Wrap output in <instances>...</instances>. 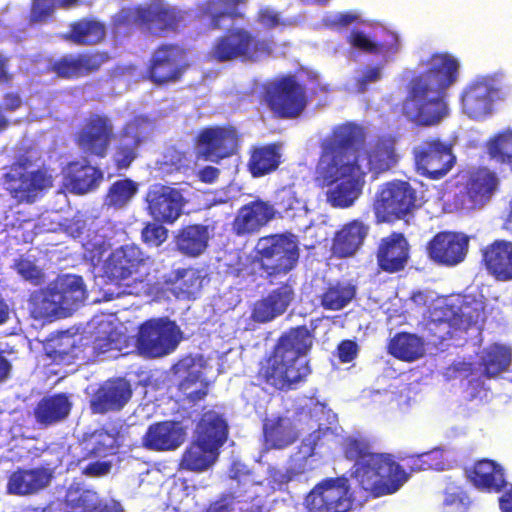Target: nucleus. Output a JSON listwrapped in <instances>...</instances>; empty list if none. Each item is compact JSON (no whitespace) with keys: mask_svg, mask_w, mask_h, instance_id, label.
Returning a JSON list of instances; mask_svg holds the SVG:
<instances>
[{"mask_svg":"<svg viewBox=\"0 0 512 512\" xmlns=\"http://www.w3.org/2000/svg\"><path fill=\"white\" fill-rule=\"evenodd\" d=\"M313 343V329L306 325L292 327L281 334L271 351L257 364V385L276 392L297 389L311 374L310 362L306 356Z\"/></svg>","mask_w":512,"mask_h":512,"instance_id":"obj_1","label":"nucleus"},{"mask_svg":"<svg viewBox=\"0 0 512 512\" xmlns=\"http://www.w3.org/2000/svg\"><path fill=\"white\" fill-rule=\"evenodd\" d=\"M342 452L353 461L352 477L359 487L373 497L398 491L409 479V473L391 453L373 450V442L366 436L353 435L343 439Z\"/></svg>","mask_w":512,"mask_h":512,"instance_id":"obj_2","label":"nucleus"},{"mask_svg":"<svg viewBox=\"0 0 512 512\" xmlns=\"http://www.w3.org/2000/svg\"><path fill=\"white\" fill-rule=\"evenodd\" d=\"M299 256L300 249L294 235L271 234L257 241L251 264L271 282L273 278L291 272L297 266Z\"/></svg>","mask_w":512,"mask_h":512,"instance_id":"obj_3","label":"nucleus"},{"mask_svg":"<svg viewBox=\"0 0 512 512\" xmlns=\"http://www.w3.org/2000/svg\"><path fill=\"white\" fill-rule=\"evenodd\" d=\"M320 175L326 186H333L326 193L333 208H349L363 193L366 172L357 159L334 157L321 169Z\"/></svg>","mask_w":512,"mask_h":512,"instance_id":"obj_4","label":"nucleus"},{"mask_svg":"<svg viewBox=\"0 0 512 512\" xmlns=\"http://www.w3.org/2000/svg\"><path fill=\"white\" fill-rule=\"evenodd\" d=\"M153 260L140 246L123 244L108 255L103 263L105 277L118 286L143 282L149 275Z\"/></svg>","mask_w":512,"mask_h":512,"instance_id":"obj_5","label":"nucleus"},{"mask_svg":"<svg viewBox=\"0 0 512 512\" xmlns=\"http://www.w3.org/2000/svg\"><path fill=\"white\" fill-rule=\"evenodd\" d=\"M412 185L403 180L382 184L375 194L372 210L378 223H395L411 215L420 205Z\"/></svg>","mask_w":512,"mask_h":512,"instance_id":"obj_6","label":"nucleus"},{"mask_svg":"<svg viewBox=\"0 0 512 512\" xmlns=\"http://www.w3.org/2000/svg\"><path fill=\"white\" fill-rule=\"evenodd\" d=\"M271 54V46L266 40L254 36L245 28L228 29L214 41L209 56L217 63L240 59L256 62Z\"/></svg>","mask_w":512,"mask_h":512,"instance_id":"obj_7","label":"nucleus"},{"mask_svg":"<svg viewBox=\"0 0 512 512\" xmlns=\"http://www.w3.org/2000/svg\"><path fill=\"white\" fill-rule=\"evenodd\" d=\"M263 100L280 119L298 118L308 105L306 86L291 74L269 83L264 88Z\"/></svg>","mask_w":512,"mask_h":512,"instance_id":"obj_8","label":"nucleus"},{"mask_svg":"<svg viewBox=\"0 0 512 512\" xmlns=\"http://www.w3.org/2000/svg\"><path fill=\"white\" fill-rule=\"evenodd\" d=\"M187 50L178 43H162L151 53L145 78L156 86L175 84L190 68Z\"/></svg>","mask_w":512,"mask_h":512,"instance_id":"obj_9","label":"nucleus"},{"mask_svg":"<svg viewBox=\"0 0 512 512\" xmlns=\"http://www.w3.org/2000/svg\"><path fill=\"white\" fill-rule=\"evenodd\" d=\"M401 113L416 126L437 125L448 114L445 95L410 82L407 96L401 104Z\"/></svg>","mask_w":512,"mask_h":512,"instance_id":"obj_10","label":"nucleus"},{"mask_svg":"<svg viewBox=\"0 0 512 512\" xmlns=\"http://www.w3.org/2000/svg\"><path fill=\"white\" fill-rule=\"evenodd\" d=\"M242 138V133L232 125H215L202 128L194 144L201 158L219 163L239 152Z\"/></svg>","mask_w":512,"mask_h":512,"instance_id":"obj_11","label":"nucleus"},{"mask_svg":"<svg viewBox=\"0 0 512 512\" xmlns=\"http://www.w3.org/2000/svg\"><path fill=\"white\" fill-rule=\"evenodd\" d=\"M412 154L416 171L430 180L442 179L456 164L451 146L439 138L422 140Z\"/></svg>","mask_w":512,"mask_h":512,"instance_id":"obj_12","label":"nucleus"},{"mask_svg":"<svg viewBox=\"0 0 512 512\" xmlns=\"http://www.w3.org/2000/svg\"><path fill=\"white\" fill-rule=\"evenodd\" d=\"M180 330L167 318L149 319L142 323L137 334V349L141 354L157 358L170 354L179 343Z\"/></svg>","mask_w":512,"mask_h":512,"instance_id":"obj_13","label":"nucleus"},{"mask_svg":"<svg viewBox=\"0 0 512 512\" xmlns=\"http://www.w3.org/2000/svg\"><path fill=\"white\" fill-rule=\"evenodd\" d=\"M505 88L506 85L496 74L478 77L461 95L463 111L472 119L488 116L492 111L493 102L504 98Z\"/></svg>","mask_w":512,"mask_h":512,"instance_id":"obj_14","label":"nucleus"},{"mask_svg":"<svg viewBox=\"0 0 512 512\" xmlns=\"http://www.w3.org/2000/svg\"><path fill=\"white\" fill-rule=\"evenodd\" d=\"M306 507L308 512H348L352 507L348 478L323 479L309 492Z\"/></svg>","mask_w":512,"mask_h":512,"instance_id":"obj_15","label":"nucleus"},{"mask_svg":"<svg viewBox=\"0 0 512 512\" xmlns=\"http://www.w3.org/2000/svg\"><path fill=\"white\" fill-rule=\"evenodd\" d=\"M145 202L147 212L153 220L168 225L180 218L186 205L182 190L161 183L149 187Z\"/></svg>","mask_w":512,"mask_h":512,"instance_id":"obj_16","label":"nucleus"},{"mask_svg":"<svg viewBox=\"0 0 512 512\" xmlns=\"http://www.w3.org/2000/svg\"><path fill=\"white\" fill-rule=\"evenodd\" d=\"M54 178L48 168L31 172L10 171L4 175L5 189L17 203H33L53 186Z\"/></svg>","mask_w":512,"mask_h":512,"instance_id":"obj_17","label":"nucleus"},{"mask_svg":"<svg viewBox=\"0 0 512 512\" xmlns=\"http://www.w3.org/2000/svg\"><path fill=\"white\" fill-rule=\"evenodd\" d=\"M114 138V126L110 118L103 114H91L77 132L76 143L90 156L105 158Z\"/></svg>","mask_w":512,"mask_h":512,"instance_id":"obj_18","label":"nucleus"},{"mask_svg":"<svg viewBox=\"0 0 512 512\" xmlns=\"http://www.w3.org/2000/svg\"><path fill=\"white\" fill-rule=\"evenodd\" d=\"M426 65L427 69L413 77L410 82L445 95L446 90L458 79V61L448 53H434Z\"/></svg>","mask_w":512,"mask_h":512,"instance_id":"obj_19","label":"nucleus"},{"mask_svg":"<svg viewBox=\"0 0 512 512\" xmlns=\"http://www.w3.org/2000/svg\"><path fill=\"white\" fill-rule=\"evenodd\" d=\"M108 60V54L101 51L65 54L50 62L47 71L54 73L58 78L74 80L98 72Z\"/></svg>","mask_w":512,"mask_h":512,"instance_id":"obj_20","label":"nucleus"},{"mask_svg":"<svg viewBox=\"0 0 512 512\" xmlns=\"http://www.w3.org/2000/svg\"><path fill=\"white\" fill-rule=\"evenodd\" d=\"M469 237L465 234L443 231L427 243L429 258L442 266L453 267L463 262L468 253Z\"/></svg>","mask_w":512,"mask_h":512,"instance_id":"obj_21","label":"nucleus"},{"mask_svg":"<svg viewBox=\"0 0 512 512\" xmlns=\"http://www.w3.org/2000/svg\"><path fill=\"white\" fill-rule=\"evenodd\" d=\"M411 246L401 232L382 237L377 244L375 257L379 271L396 274L406 269L410 261Z\"/></svg>","mask_w":512,"mask_h":512,"instance_id":"obj_22","label":"nucleus"},{"mask_svg":"<svg viewBox=\"0 0 512 512\" xmlns=\"http://www.w3.org/2000/svg\"><path fill=\"white\" fill-rule=\"evenodd\" d=\"M271 202L259 197L242 205L231 223L237 236H249L258 233L270 221L275 219V209Z\"/></svg>","mask_w":512,"mask_h":512,"instance_id":"obj_23","label":"nucleus"},{"mask_svg":"<svg viewBox=\"0 0 512 512\" xmlns=\"http://www.w3.org/2000/svg\"><path fill=\"white\" fill-rule=\"evenodd\" d=\"M184 12L163 1L144 4L145 32L156 37L175 33L184 26Z\"/></svg>","mask_w":512,"mask_h":512,"instance_id":"obj_24","label":"nucleus"},{"mask_svg":"<svg viewBox=\"0 0 512 512\" xmlns=\"http://www.w3.org/2000/svg\"><path fill=\"white\" fill-rule=\"evenodd\" d=\"M369 232V224L361 219H352L341 225L332 238V255L338 259L355 256L363 247Z\"/></svg>","mask_w":512,"mask_h":512,"instance_id":"obj_25","label":"nucleus"},{"mask_svg":"<svg viewBox=\"0 0 512 512\" xmlns=\"http://www.w3.org/2000/svg\"><path fill=\"white\" fill-rule=\"evenodd\" d=\"M186 431L178 421L155 422L147 428L142 445L151 451L164 452L178 449L185 441Z\"/></svg>","mask_w":512,"mask_h":512,"instance_id":"obj_26","label":"nucleus"},{"mask_svg":"<svg viewBox=\"0 0 512 512\" xmlns=\"http://www.w3.org/2000/svg\"><path fill=\"white\" fill-rule=\"evenodd\" d=\"M294 298L293 286L289 282H284L254 303L251 319L257 323L270 322L283 315Z\"/></svg>","mask_w":512,"mask_h":512,"instance_id":"obj_27","label":"nucleus"},{"mask_svg":"<svg viewBox=\"0 0 512 512\" xmlns=\"http://www.w3.org/2000/svg\"><path fill=\"white\" fill-rule=\"evenodd\" d=\"M132 396L130 383L124 378H114L102 383L91 399L93 412L104 414L121 410Z\"/></svg>","mask_w":512,"mask_h":512,"instance_id":"obj_28","label":"nucleus"},{"mask_svg":"<svg viewBox=\"0 0 512 512\" xmlns=\"http://www.w3.org/2000/svg\"><path fill=\"white\" fill-rule=\"evenodd\" d=\"M281 163V143L255 144L248 150L246 169L253 178H261L277 171Z\"/></svg>","mask_w":512,"mask_h":512,"instance_id":"obj_29","label":"nucleus"},{"mask_svg":"<svg viewBox=\"0 0 512 512\" xmlns=\"http://www.w3.org/2000/svg\"><path fill=\"white\" fill-rule=\"evenodd\" d=\"M104 178L100 168L92 166L87 159L71 161L66 166L65 184L70 192L83 195L95 190Z\"/></svg>","mask_w":512,"mask_h":512,"instance_id":"obj_30","label":"nucleus"},{"mask_svg":"<svg viewBox=\"0 0 512 512\" xmlns=\"http://www.w3.org/2000/svg\"><path fill=\"white\" fill-rule=\"evenodd\" d=\"M481 262L496 280L512 279V242L495 240L482 250Z\"/></svg>","mask_w":512,"mask_h":512,"instance_id":"obj_31","label":"nucleus"},{"mask_svg":"<svg viewBox=\"0 0 512 512\" xmlns=\"http://www.w3.org/2000/svg\"><path fill=\"white\" fill-rule=\"evenodd\" d=\"M229 426L222 414L204 410L196 424L193 437L220 452L228 438Z\"/></svg>","mask_w":512,"mask_h":512,"instance_id":"obj_32","label":"nucleus"},{"mask_svg":"<svg viewBox=\"0 0 512 512\" xmlns=\"http://www.w3.org/2000/svg\"><path fill=\"white\" fill-rule=\"evenodd\" d=\"M437 310L441 313L443 323L463 331H468L473 327L479 330L480 324L484 321V309L478 303L475 306L466 302L461 305L444 303Z\"/></svg>","mask_w":512,"mask_h":512,"instance_id":"obj_33","label":"nucleus"},{"mask_svg":"<svg viewBox=\"0 0 512 512\" xmlns=\"http://www.w3.org/2000/svg\"><path fill=\"white\" fill-rule=\"evenodd\" d=\"M51 479L52 473L46 468H19L9 476L7 491L18 496L32 495L46 488Z\"/></svg>","mask_w":512,"mask_h":512,"instance_id":"obj_34","label":"nucleus"},{"mask_svg":"<svg viewBox=\"0 0 512 512\" xmlns=\"http://www.w3.org/2000/svg\"><path fill=\"white\" fill-rule=\"evenodd\" d=\"M263 437L270 448L284 449L298 440L299 431L290 416L275 415L264 419Z\"/></svg>","mask_w":512,"mask_h":512,"instance_id":"obj_35","label":"nucleus"},{"mask_svg":"<svg viewBox=\"0 0 512 512\" xmlns=\"http://www.w3.org/2000/svg\"><path fill=\"white\" fill-rule=\"evenodd\" d=\"M473 485L488 492H501L507 486L503 467L494 460L481 459L466 470Z\"/></svg>","mask_w":512,"mask_h":512,"instance_id":"obj_36","label":"nucleus"},{"mask_svg":"<svg viewBox=\"0 0 512 512\" xmlns=\"http://www.w3.org/2000/svg\"><path fill=\"white\" fill-rule=\"evenodd\" d=\"M72 403L65 393L41 398L33 409V415L40 427H49L66 419Z\"/></svg>","mask_w":512,"mask_h":512,"instance_id":"obj_37","label":"nucleus"},{"mask_svg":"<svg viewBox=\"0 0 512 512\" xmlns=\"http://www.w3.org/2000/svg\"><path fill=\"white\" fill-rule=\"evenodd\" d=\"M364 143V133L360 127L355 124H343L336 127L330 139L328 140L324 153L334 157L344 159V153L350 150L357 149Z\"/></svg>","mask_w":512,"mask_h":512,"instance_id":"obj_38","label":"nucleus"},{"mask_svg":"<svg viewBox=\"0 0 512 512\" xmlns=\"http://www.w3.org/2000/svg\"><path fill=\"white\" fill-rule=\"evenodd\" d=\"M220 452L193 437L179 460V470L201 473L214 465Z\"/></svg>","mask_w":512,"mask_h":512,"instance_id":"obj_39","label":"nucleus"},{"mask_svg":"<svg viewBox=\"0 0 512 512\" xmlns=\"http://www.w3.org/2000/svg\"><path fill=\"white\" fill-rule=\"evenodd\" d=\"M202 277L192 267L172 270L164 279L165 285L179 299H191L201 290Z\"/></svg>","mask_w":512,"mask_h":512,"instance_id":"obj_40","label":"nucleus"},{"mask_svg":"<svg viewBox=\"0 0 512 512\" xmlns=\"http://www.w3.org/2000/svg\"><path fill=\"white\" fill-rule=\"evenodd\" d=\"M63 309H73L86 298V287L81 276L67 274L51 285Z\"/></svg>","mask_w":512,"mask_h":512,"instance_id":"obj_41","label":"nucleus"},{"mask_svg":"<svg viewBox=\"0 0 512 512\" xmlns=\"http://www.w3.org/2000/svg\"><path fill=\"white\" fill-rule=\"evenodd\" d=\"M105 35L103 23L91 18H81L70 23L64 39L79 46H91L102 42Z\"/></svg>","mask_w":512,"mask_h":512,"instance_id":"obj_42","label":"nucleus"},{"mask_svg":"<svg viewBox=\"0 0 512 512\" xmlns=\"http://www.w3.org/2000/svg\"><path fill=\"white\" fill-rule=\"evenodd\" d=\"M208 240V227L202 224L183 226L175 236L177 249L191 257H196L203 253L208 246Z\"/></svg>","mask_w":512,"mask_h":512,"instance_id":"obj_43","label":"nucleus"},{"mask_svg":"<svg viewBox=\"0 0 512 512\" xmlns=\"http://www.w3.org/2000/svg\"><path fill=\"white\" fill-rule=\"evenodd\" d=\"M388 353L394 358L413 362L425 353L424 341L416 334L398 332L388 342Z\"/></svg>","mask_w":512,"mask_h":512,"instance_id":"obj_44","label":"nucleus"},{"mask_svg":"<svg viewBox=\"0 0 512 512\" xmlns=\"http://www.w3.org/2000/svg\"><path fill=\"white\" fill-rule=\"evenodd\" d=\"M81 446L82 454L79 461L100 459L114 454L117 448V439L113 433L98 429L86 435Z\"/></svg>","mask_w":512,"mask_h":512,"instance_id":"obj_45","label":"nucleus"},{"mask_svg":"<svg viewBox=\"0 0 512 512\" xmlns=\"http://www.w3.org/2000/svg\"><path fill=\"white\" fill-rule=\"evenodd\" d=\"M496 174L487 168H480L475 171L468 183L467 194L475 205H483L489 201L498 186Z\"/></svg>","mask_w":512,"mask_h":512,"instance_id":"obj_46","label":"nucleus"},{"mask_svg":"<svg viewBox=\"0 0 512 512\" xmlns=\"http://www.w3.org/2000/svg\"><path fill=\"white\" fill-rule=\"evenodd\" d=\"M356 291V286L350 281L329 283L319 297L320 305L329 311L341 310L355 298Z\"/></svg>","mask_w":512,"mask_h":512,"instance_id":"obj_47","label":"nucleus"},{"mask_svg":"<svg viewBox=\"0 0 512 512\" xmlns=\"http://www.w3.org/2000/svg\"><path fill=\"white\" fill-rule=\"evenodd\" d=\"M510 362V349L499 344H493L485 348L480 358V366L487 377H494L505 371Z\"/></svg>","mask_w":512,"mask_h":512,"instance_id":"obj_48","label":"nucleus"},{"mask_svg":"<svg viewBox=\"0 0 512 512\" xmlns=\"http://www.w3.org/2000/svg\"><path fill=\"white\" fill-rule=\"evenodd\" d=\"M52 286L34 291L29 297V309L35 319H47L62 308Z\"/></svg>","mask_w":512,"mask_h":512,"instance_id":"obj_49","label":"nucleus"},{"mask_svg":"<svg viewBox=\"0 0 512 512\" xmlns=\"http://www.w3.org/2000/svg\"><path fill=\"white\" fill-rule=\"evenodd\" d=\"M486 151L491 160L500 166H507L512 172V130L506 129L490 137Z\"/></svg>","mask_w":512,"mask_h":512,"instance_id":"obj_50","label":"nucleus"},{"mask_svg":"<svg viewBox=\"0 0 512 512\" xmlns=\"http://www.w3.org/2000/svg\"><path fill=\"white\" fill-rule=\"evenodd\" d=\"M113 29L118 33L130 35L137 29L145 32L144 5L121 8L112 19Z\"/></svg>","mask_w":512,"mask_h":512,"instance_id":"obj_51","label":"nucleus"},{"mask_svg":"<svg viewBox=\"0 0 512 512\" xmlns=\"http://www.w3.org/2000/svg\"><path fill=\"white\" fill-rule=\"evenodd\" d=\"M103 505L97 493L88 489H69L65 496V512H95Z\"/></svg>","mask_w":512,"mask_h":512,"instance_id":"obj_52","label":"nucleus"},{"mask_svg":"<svg viewBox=\"0 0 512 512\" xmlns=\"http://www.w3.org/2000/svg\"><path fill=\"white\" fill-rule=\"evenodd\" d=\"M178 389L186 401L196 404L208 395L209 385L200 370H193L180 381Z\"/></svg>","mask_w":512,"mask_h":512,"instance_id":"obj_53","label":"nucleus"},{"mask_svg":"<svg viewBox=\"0 0 512 512\" xmlns=\"http://www.w3.org/2000/svg\"><path fill=\"white\" fill-rule=\"evenodd\" d=\"M79 3L80 0H31L29 22H46L54 14L56 7L70 9Z\"/></svg>","mask_w":512,"mask_h":512,"instance_id":"obj_54","label":"nucleus"},{"mask_svg":"<svg viewBox=\"0 0 512 512\" xmlns=\"http://www.w3.org/2000/svg\"><path fill=\"white\" fill-rule=\"evenodd\" d=\"M137 191V184L131 179L117 180L108 189L107 203L109 206L123 207L134 197Z\"/></svg>","mask_w":512,"mask_h":512,"instance_id":"obj_55","label":"nucleus"},{"mask_svg":"<svg viewBox=\"0 0 512 512\" xmlns=\"http://www.w3.org/2000/svg\"><path fill=\"white\" fill-rule=\"evenodd\" d=\"M139 145L118 135L112 155L113 163L117 170H126L138 157Z\"/></svg>","mask_w":512,"mask_h":512,"instance_id":"obj_56","label":"nucleus"},{"mask_svg":"<svg viewBox=\"0 0 512 512\" xmlns=\"http://www.w3.org/2000/svg\"><path fill=\"white\" fill-rule=\"evenodd\" d=\"M242 0H216L213 6L216 11L210 14V27L212 29H221V22L225 18L237 19L243 18L244 14L239 9Z\"/></svg>","mask_w":512,"mask_h":512,"instance_id":"obj_57","label":"nucleus"},{"mask_svg":"<svg viewBox=\"0 0 512 512\" xmlns=\"http://www.w3.org/2000/svg\"><path fill=\"white\" fill-rule=\"evenodd\" d=\"M150 127V119L146 116L138 115L123 126L119 135L140 146L145 140Z\"/></svg>","mask_w":512,"mask_h":512,"instance_id":"obj_58","label":"nucleus"},{"mask_svg":"<svg viewBox=\"0 0 512 512\" xmlns=\"http://www.w3.org/2000/svg\"><path fill=\"white\" fill-rule=\"evenodd\" d=\"M75 339L71 335L63 333L48 345L47 355L54 361H63L67 358H75Z\"/></svg>","mask_w":512,"mask_h":512,"instance_id":"obj_59","label":"nucleus"},{"mask_svg":"<svg viewBox=\"0 0 512 512\" xmlns=\"http://www.w3.org/2000/svg\"><path fill=\"white\" fill-rule=\"evenodd\" d=\"M163 223L148 222L141 231V239L148 246L158 247L168 238V230Z\"/></svg>","mask_w":512,"mask_h":512,"instance_id":"obj_60","label":"nucleus"},{"mask_svg":"<svg viewBox=\"0 0 512 512\" xmlns=\"http://www.w3.org/2000/svg\"><path fill=\"white\" fill-rule=\"evenodd\" d=\"M347 42L355 49L368 54H377L381 51V45L372 41L363 31L352 30L347 37Z\"/></svg>","mask_w":512,"mask_h":512,"instance_id":"obj_61","label":"nucleus"},{"mask_svg":"<svg viewBox=\"0 0 512 512\" xmlns=\"http://www.w3.org/2000/svg\"><path fill=\"white\" fill-rule=\"evenodd\" d=\"M297 203L298 200L294 192L290 189L282 188L276 191L274 201L271 205H274L276 215L277 213H286L295 209Z\"/></svg>","mask_w":512,"mask_h":512,"instance_id":"obj_62","label":"nucleus"},{"mask_svg":"<svg viewBox=\"0 0 512 512\" xmlns=\"http://www.w3.org/2000/svg\"><path fill=\"white\" fill-rule=\"evenodd\" d=\"M4 106L0 104V134L3 133L10 126L9 119L5 116V111H16L22 105V99L18 93L9 92L3 97Z\"/></svg>","mask_w":512,"mask_h":512,"instance_id":"obj_63","label":"nucleus"},{"mask_svg":"<svg viewBox=\"0 0 512 512\" xmlns=\"http://www.w3.org/2000/svg\"><path fill=\"white\" fill-rule=\"evenodd\" d=\"M15 269L24 279L34 284H39L43 279L41 270L30 260L19 259L15 263Z\"/></svg>","mask_w":512,"mask_h":512,"instance_id":"obj_64","label":"nucleus"}]
</instances>
